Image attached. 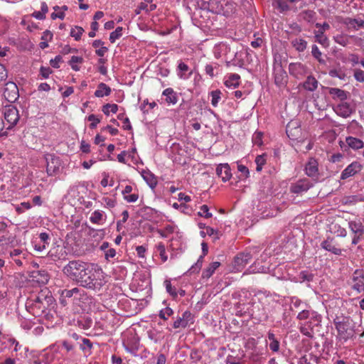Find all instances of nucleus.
<instances>
[{"mask_svg":"<svg viewBox=\"0 0 364 364\" xmlns=\"http://www.w3.org/2000/svg\"><path fill=\"white\" fill-rule=\"evenodd\" d=\"M287 73L282 68L276 70L274 75V82L279 87H283L287 83Z\"/></svg>","mask_w":364,"mask_h":364,"instance_id":"obj_28","label":"nucleus"},{"mask_svg":"<svg viewBox=\"0 0 364 364\" xmlns=\"http://www.w3.org/2000/svg\"><path fill=\"white\" fill-rule=\"evenodd\" d=\"M162 95L165 97V102L168 105H175L178 101L176 93L172 88H166L162 92Z\"/></svg>","mask_w":364,"mask_h":364,"instance_id":"obj_27","label":"nucleus"},{"mask_svg":"<svg viewBox=\"0 0 364 364\" xmlns=\"http://www.w3.org/2000/svg\"><path fill=\"white\" fill-rule=\"evenodd\" d=\"M305 173L315 181H317L319 177L318 163L314 158H310L305 164Z\"/></svg>","mask_w":364,"mask_h":364,"instance_id":"obj_10","label":"nucleus"},{"mask_svg":"<svg viewBox=\"0 0 364 364\" xmlns=\"http://www.w3.org/2000/svg\"><path fill=\"white\" fill-rule=\"evenodd\" d=\"M318 85V80L314 77L309 75L303 83V87L305 90L313 92L317 89Z\"/></svg>","mask_w":364,"mask_h":364,"instance_id":"obj_32","label":"nucleus"},{"mask_svg":"<svg viewBox=\"0 0 364 364\" xmlns=\"http://www.w3.org/2000/svg\"><path fill=\"white\" fill-rule=\"evenodd\" d=\"M316 41L323 46L328 47L329 45L328 38L324 35L323 31H317L315 32Z\"/></svg>","mask_w":364,"mask_h":364,"instance_id":"obj_37","label":"nucleus"},{"mask_svg":"<svg viewBox=\"0 0 364 364\" xmlns=\"http://www.w3.org/2000/svg\"><path fill=\"white\" fill-rule=\"evenodd\" d=\"M334 230V232L337 234L338 236L341 237H345L347 235V231L345 228L341 227L339 225L335 224L333 227Z\"/></svg>","mask_w":364,"mask_h":364,"instance_id":"obj_60","label":"nucleus"},{"mask_svg":"<svg viewBox=\"0 0 364 364\" xmlns=\"http://www.w3.org/2000/svg\"><path fill=\"white\" fill-rule=\"evenodd\" d=\"M153 0H144L139 4V10H143L146 13H149L156 9V5L152 4Z\"/></svg>","mask_w":364,"mask_h":364,"instance_id":"obj_39","label":"nucleus"},{"mask_svg":"<svg viewBox=\"0 0 364 364\" xmlns=\"http://www.w3.org/2000/svg\"><path fill=\"white\" fill-rule=\"evenodd\" d=\"M26 253L20 249H14L9 252V257L18 265L21 266L23 262L21 259L26 258Z\"/></svg>","mask_w":364,"mask_h":364,"instance_id":"obj_24","label":"nucleus"},{"mask_svg":"<svg viewBox=\"0 0 364 364\" xmlns=\"http://www.w3.org/2000/svg\"><path fill=\"white\" fill-rule=\"evenodd\" d=\"M203 259V255L200 256V257L198 258L197 262L191 266V267L189 269L188 271L191 273L198 272L202 267Z\"/></svg>","mask_w":364,"mask_h":364,"instance_id":"obj_57","label":"nucleus"},{"mask_svg":"<svg viewBox=\"0 0 364 364\" xmlns=\"http://www.w3.org/2000/svg\"><path fill=\"white\" fill-rule=\"evenodd\" d=\"M335 112L339 116L348 117L351 114L353 109L348 103L343 101L336 107Z\"/></svg>","mask_w":364,"mask_h":364,"instance_id":"obj_23","label":"nucleus"},{"mask_svg":"<svg viewBox=\"0 0 364 364\" xmlns=\"http://www.w3.org/2000/svg\"><path fill=\"white\" fill-rule=\"evenodd\" d=\"M46 161V173L49 176H56L60 172L62 167L61 160L59 156L52 154L45 155Z\"/></svg>","mask_w":364,"mask_h":364,"instance_id":"obj_5","label":"nucleus"},{"mask_svg":"<svg viewBox=\"0 0 364 364\" xmlns=\"http://www.w3.org/2000/svg\"><path fill=\"white\" fill-rule=\"evenodd\" d=\"M312 55L321 63H324L325 60L321 58V52L316 45H313L311 48Z\"/></svg>","mask_w":364,"mask_h":364,"instance_id":"obj_52","label":"nucleus"},{"mask_svg":"<svg viewBox=\"0 0 364 364\" xmlns=\"http://www.w3.org/2000/svg\"><path fill=\"white\" fill-rule=\"evenodd\" d=\"M141 176L151 188L154 189L156 186L157 179L151 171H142Z\"/></svg>","mask_w":364,"mask_h":364,"instance_id":"obj_30","label":"nucleus"},{"mask_svg":"<svg viewBox=\"0 0 364 364\" xmlns=\"http://www.w3.org/2000/svg\"><path fill=\"white\" fill-rule=\"evenodd\" d=\"M353 38V36H348L347 34L341 33L334 36L333 40L336 43L343 47H346L350 43V40Z\"/></svg>","mask_w":364,"mask_h":364,"instance_id":"obj_31","label":"nucleus"},{"mask_svg":"<svg viewBox=\"0 0 364 364\" xmlns=\"http://www.w3.org/2000/svg\"><path fill=\"white\" fill-rule=\"evenodd\" d=\"M321 247L336 255H341L342 254L343 250L334 245L333 238L328 237L321 242Z\"/></svg>","mask_w":364,"mask_h":364,"instance_id":"obj_20","label":"nucleus"},{"mask_svg":"<svg viewBox=\"0 0 364 364\" xmlns=\"http://www.w3.org/2000/svg\"><path fill=\"white\" fill-rule=\"evenodd\" d=\"M240 80L238 74H230L225 78L224 84L228 88H236L240 85Z\"/></svg>","mask_w":364,"mask_h":364,"instance_id":"obj_26","label":"nucleus"},{"mask_svg":"<svg viewBox=\"0 0 364 364\" xmlns=\"http://www.w3.org/2000/svg\"><path fill=\"white\" fill-rule=\"evenodd\" d=\"M304 306H306V304L299 298L293 297L291 299V309H293V308L302 309Z\"/></svg>","mask_w":364,"mask_h":364,"instance_id":"obj_58","label":"nucleus"},{"mask_svg":"<svg viewBox=\"0 0 364 364\" xmlns=\"http://www.w3.org/2000/svg\"><path fill=\"white\" fill-rule=\"evenodd\" d=\"M157 251L159 252L160 257L163 262H165L168 259V256L166 253L165 245L162 242H159L156 245Z\"/></svg>","mask_w":364,"mask_h":364,"instance_id":"obj_48","label":"nucleus"},{"mask_svg":"<svg viewBox=\"0 0 364 364\" xmlns=\"http://www.w3.org/2000/svg\"><path fill=\"white\" fill-rule=\"evenodd\" d=\"M313 186V183L311 181L304 178L298 180L296 182L291 184L289 191L291 193L294 194H301L306 192Z\"/></svg>","mask_w":364,"mask_h":364,"instance_id":"obj_9","label":"nucleus"},{"mask_svg":"<svg viewBox=\"0 0 364 364\" xmlns=\"http://www.w3.org/2000/svg\"><path fill=\"white\" fill-rule=\"evenodd\" d=\"M111 93V88L104 82H100L97 89L95 92V96L97 97H103L104 96H108Z\"/></svg>","mask_w":364,"mask_h":364,"instance_id":"obj_33","label":"nucleus"},{"mask_svg":"<svg viewBox=\"0 0 364 364\" xmlns=\"http://www.w3.org/2000/svg\"><path fill=\"white\" fill-rule=\"evenodd\" d=\"M48 255L53 260L60 259L63 257V249L59 246L53 247L49 251Z\"/></svg>","mask_w":364,"mask_h":364,"instance_id":"obj_41","label":"nucleus"},{"mask_svg":"<svg viewBox=\"0 0 364 364\" xmlns=\"http://www.w3.org/2000/svg\"><path fill=\"white\" fill-rule=\"evenodd\" d=\"M314 277V274L307 271H302L299 274V279L300 282H311Z\"/></svg>","mask_w":364,"mask_h":364,"instance_id":"obj_46","label":"nucleus"},{"mask_svg":"<svg viewBox=\"0 0 364 364\" xmlns=\"http://www.w3.org/2000/svg\"><path fill=\"white\" fill-rule=\"evenodd\" d=\"M220 265V263L219 262H211L209 266L203 271L202 277L203 279H209Z\"/></svg>","mask_w":364,"mask_h":364,"instance_id":"obj_34","label":"nucleus"},{"mask_svg":"<svg viewBox=\"0 0 364 364\" xmlns=\"http://www.w3.org/2000/svg\"><path fill=\"white\" fill-rule=\"evenodd\" d=\"M216 173L219 177L222 178V181L224 182L230 180L232 176L230 168L228 164H220L216 168Z\"/></svg>","mask_w":364,"mask_h":364,"instance_id":"obj_21","label":"nucleus"},{"mask_svg":"<svg viewBox=\"0 0 364 364\" xmlns=\"http://www.w3.org/2000/svg\"><path fill=\"white\" fill-rule=\"evenodd\" d=\"M200 216L205 217V218H209L212 217V213H209V208L208 205H203L200 207V210L198 213Z\"/></svg>","mask_w":364,"mask_h":364,"instance_id":"obj_61","label":"nucleus"},{"mask_svg":"<svg viewBox=\"0 0 364 364\" xmlns=\"http://www.w3.org/2000/svg\"><path fill=\"white\" fill-rule=\"evenodd\" d=\"M173 314V311L172 310V309H171L170 307H166L159 311V316L161 319L166 321L168 318V317L172 316Z\"/></svg>","mask_w":364,"mask_h":364,"instance_id":"obj_55","label":"nucleus"},{"mask_svg":"<svg viewBox=\"0 0 364 364\" xmlns=\"http://www.w3.org/2000/svg\"><path fill=\"white\" fill-rule=\"evenodd\" d=\"M335 325L339 336L343 339L348 340L353 336V331L350 326L348 318H343L341 321H335Z\"/></svg>","mask_w":364,"mask_h":364,"instance_id":"obj_7","label":"nucleus"},{"mask_svg":"<svg viewBox=\"0 0 364 364\" xmlns=\"http://www.w3.org/2000/svg\"><path fill=\"white\" fill-rule=\"evenodd\" d=\"M289 73L296 78H300L306 72L305 66L300 63H291L289 65Z\"/></svg>","mask_w":364,"mask_h":364,"instance_id":"obj_19","label":"nucleus"},{"mask_svg":"<svg viewBox=\"0 0 364 364\" xmlns=\"http://www.w3.org/2000/svg\"><path fill=\"white\" fill-rule=\"evenodd\" d=\"M312 325L315 326L314 323H310L309 321L302 324L300 326V332L309 338H312L314 336Z\"/></svg>","mask_w":364,"mask_h":364,"instance_id":"obj_38","label":"nucleus"},{"mask_svg":"<svg viewBox=\"0 0 364 364\" xmlns=\"http://www.w3.org/2000/svg\"><path fill=\"white\" fill-rule=\"evenodd\" d=\"M83 32L84 29L82 27L75 26L70 31V36L73 37L76 41H79Z\"/></svg>","mask_w":364,"mask_h":364,"instance_id":"obj_49","label":"nucleus"},{"mask_svg":"<svg viewBox=\"0 0 364 364\" xmlns=\"http://www.w3.org/2000/svg\"><path fill=\"white\" fill-rule=\"evenodd\" d=\"M194 323V317L189 311L183 313L182 316H178L173 323L174 328H186L188 325Z\"/></svg>","mask_w":364,"mask_h":364,"instance_id":"obj_12","label":"nucleus"},{"mask_svg":"<svg viewBox=\"0 0 364 364\" xmlns=\"http://www.w3.org/2000/svg\"><path fill=\"white\" fill-rule=\"evenodd\" d=\"M286 132L290 139L297 140L301 134V129L299 122L296 121H291L288 123L286 127Z\"/></svg>","mask_w":364,"mask_h":364,"instance_id":"obj_14","label":"nucleus"},{"mask_svg":"<svg viewBox=\"0 0 364 364\" xmlns=\"http://www.w3.org/2000/svg\"><path fill=\"white\" fill-rule=\"evenodd\" d=\"M61 296L65 298H73V302L80 306L88 304L91 300L88 294L83 289L80 287H74L71 289H63L61 291Z\"/></svg>","mask_w":364,"mask_h":364,"instance_id":"obj_4","label":"nucleus"},{"mask_svg":"<svg viewBox=\"0 0 364 364\" xmlns=\"http://www.w3.org/2000/svg\"><path fill=\"white\" fill-rule=\"evenodd\" d=\"M107 216L104 211L95 210L90 217V221L93 224L102 225L106 221Z\"/></svg>","mask_w":364,"mask_h":364,"instance_id":"obj_25","label":"nucleus"},{"mask_svg":"<svg viewBox=\"0 0 364 364\" xmlns=\"http://www.w3.org/2000/svg\"><path fill=\"white\" fill-rule=\"evenodd\" d=\"M31 277L39 284H46L49 280V274L44 269L32 271Z\"/></svg>","mask_w":364,"mask_h":364,"instance_id":"obj_18","label":"nucleus"},{"mask_svg":"<svg viewBox=\"0 0 364 364\" xmlns=\"http://www.w3.org/2000/svg\"><path fill=\"white\" fill-rule=\"evenodd\" d=\"M15 242V237L6 234L0 236V245H13Z\"/></svg>","mask_w":364,"mask_h":364,"instance_id":"obj_43","label":"nucleus"},{"mask_svg":"<svg viewBox=\"0 0 364 364\" xmlns=\"http://www.w3.org/2000/svg\"><path fill=\"white\" fill-rule=\"evenodd\" d=\"M164 286L166 287V291L172 296L173 298L177 296L176 289L174 287H172L171 281L169 279H166L164 281Z\"/></svg>","mask_w":364,"mask_h":364,"instance_id":"obj_54","label":"nucleus"},{"mask_svg":"<svg viewBox=\"0 0 364 364\" xmlns=\"http://www.w3.org/2000/svg\"><path fill=\"white\" fill-rule=\"evenodd\" d=\"M251 259L252 256L249 252L237 255L234 260V269L240 272L249 263Z\"/></svg>","mask_w":364,"mask_h":364,"instance_id":"obj_17","label":"nucleus"},{"mask_svg":"<svg viewBox=\"0 0 364 364\" xmlns=\"http://www.w3.org/2000/svg\"><path fill=\"white\" fill-rule=\"evenodd\" d=\"M362 165L358 161H353L349 164L341 173V179L345 180L353 176L362 169Z\"/></svg>","mask_w":364,"mask_h":364,"instance_id":"obj_16","label":"nucleus"},{"mask_svg":"<svg viewBox=\"0 0 364 364\" xmlns=\"http://www.w3.org/2000/svg\"><path fill=\"white\" fill-rule=\"evenodd\" d=\"M4 97L9 102H16L19 97L18 88L16 83L8 82L4 89Z\"/></svg>","mask_w":364,"mask_h":364,"instance_id":"obj_8","label":"nucleus"},{"mask_svg":"<svg viewBox=\"0 0 364 364\" xmlns=\"http://www.w3.org/2000/svg\"><path fill=\"white\" fill-rule=\"evenodd\" d=\"M348 228L353 234L352 245H357L364 235V225L360 219L348 221Z\"/></svg>","mask_w":364,"mask_h":364,"instance_id":"obj_6","label":"nucleus"},{"mask_svg":"<svg viewBox=\"0 0 364 364\" xmlns=\"http://www.w3.org/2000/svg\"><path fill=\"white\" fill-rule=\"evenodd\" d=\"M89 265L90 264L80 259H74L69 261L63 267L62 272L68 279L80 284V280H82L85 276Z\"/></svg>","mask_w":364,"mask_h":364,"instance_id":"obj_2","label":"nucleus"},{"mask_svg":"<svg viewBox=\"0 0 364 364\" xmlns=\"http://www.w3.org/2000/svg\"><path fill=\"white\" fill-rule=\"evenodd\" d=\"M352 288L358 292L364 290V276L361 270H355L352 276Z\"/></svg>","mask_w":364,"mask_h":364,"instance_id":"obj_15","label":"nucleus"},{"mask_svg":"<svg viewBox=\"0 0 364 364\" xmlns=\"http://www.w3.org/2000/svg\"><path fill=\"white\" fill-rule=\"evenodd\" d=\"M123 346L127 352L134 353L138 350V341H135L133 344H130L128 341L124 342Z\"/></svg>","mask_w":364,"mask_h":364,"instance_id":"obj_56","label":"nucleus"},{"mask_svg":"<svg viewBox=\"0 0 364 364\" xmlns=\"http://www.w3.org/2000/svg\"><path fill=\"white\" fill-rule=\"evenodd\" d=\"M343 23L355 29H358L364 26V21L362 19L346 18L344 19Z\"/></svg>","mask_w":364,"mask_h":364,"instance_id":"obj_36","label":"nucleus"},{"mask_svg":"<svg viewBox=\"0 0 364 364\" xmlns=\"http://www.w3.org/2000/svg\"><path fill=\"white\" fill-rule=\"evenodd\" d=\"M87 119L91 122V124H90V127L91 129H95L100 122V119L95 114L89 115L87 117Z\"/></svg>","mask_w":364,"mask_h":364,"instance_id":"obj_62","label":"nucleus"},{"mask_svg":"<svg viewBox=\"0 0 364 364\" xmlns=\"http://www.w3.org/2000/svg\"><path fill=\"white\" fill-rule=\"evenodd\" d=\"M31 208V205L28 202H23L20 205L16 207V211L18 214H21L25 210H29Z\"/></svg>","mask_w":364,"mask_h":364,"instance_id":"obj_59","label":"nucleus"},{"mask_svg":"<svg viewBox=\"0 0 364 364\" xmlns=\"http://www.w3.org/2000/svg\"><path fill=\"white\" fill-rule=\"evenodd\" d=\"M193 72L185 63L180 61L177 67V75L180 79L188 80L192 75Z\"/></svg>","mask_w":364,"mask_h":364,"instance_id":"obj_22","label":"nucleus"},{"mask_svg":"<svg viewBox=\"0 0 364 364\" xmlns=\"http://www.w3.org/2000/svg\"><path fill=\"white\" fill-rule=\"evenodd\" d=\"M346 142L350 148L354 150L360 149L364 147V141L353 136L346 137Z\"/></svg>","mask_w":364,"mask_h":364,"instance_id":"obj_29","label":"nucleus"},{"mask_svg":"<svg viewBox=\"0 0 364 364\" xmlns=\"http://www.w3.org/2000/svg\"><path fill=\"white\" fill-rule=\"evenodd\" d=\"M255 163L257 165L256 171H260L262 169V166L266 164V155H259L255 159Z\"/></svg>","mask_w":364,"mask_h":364,"instance_id":"obj_51","label":"nucleus"},{"mask_svg":"<svg viewBox=\"0 0 364 364\" xmlns=\"http://www.w3.org/2000/svg\"><path fill=\"white\" fill-rule=\"evenodd\" d=\"M222 92L220 90H213L210 92L211 97V105L216 107L221 100Z\"/></svg>","mask_w":364,"mask_h":364,"instance_id":"obj_42","label":"nucleus"},{"mask_svg":"<svg viewBox=\"0 0 364 364\" xmlns=\"http://www.w3.org/2000/svg\"><path fill=\"white\" fill-rule=\"evenodd\" d=\"M291 44L296 50L302 52L306 48L307 42L302 38H295L291 41Z\"/></svg>","mask_w":364,"mask_h":364,"instance_id":"obj_40","label":"nucleus"},{"mask_svg":"<svg viewBox=\"0 0 364 364\" xmlns=\"http://www.w3.org/2000/svg\"><path fill=\"white\" fill-rule=\"evenodd\" d=\"M262 134L261 132H255L252 136V142L254 144L261 146L262 144Z\"/></svg>","mask_w":364,"mask_h":364,"instance_id":"obj_63","label":"nucleus"},{"mask_svg":"<svg viewBox=\"0 0 364 364\" xmlns=\"http://www.w3.org/2000/svg\"><path fill=\"white\" fill-rule=\"evenodd\" d=\"M83 58L82 57L79 56H72L70 61L69 65L71 66L72 69L75 71H79L80 67L77 65V64H81L83 63Z\"/></svg>","mask_w":364,"mask_h":364,"instance_id":"obj_44","label":"nucleus"},{"mask_svg":"<svg viewBox=\"0 0 364 364\" xmlns=\"http://www.w3.org/2000/svg\"><path fill=\"white\" fill-rule=\"evenodd\" d=\"M107 275L102 269L95 264H90L80 286L94 291H100L107 282Z\"/></svg>","mask_w":364,"mask_h":364,"instance_id":"obj_1","label":"nucleus"},{"mask_svg":"<svg viewBox=\"0 0 364 364\" xmlns=\"http://www.w3.org/2000/svg\"><path fill=\"white\" fill-rule=\"evenodd\" d=\"M296 318L299 320L309 319V323L314 325H318L321 319V316L317 312L306 309H302Z\"/></svg>","mask_w":364,"mask_h":364,"instance_id":"obj_11","label":"nucleus"},{"mask_svg":"<svg viewBox=\"0 0 364 364\" xmlns=\"http://www.w3.org/2000/svg\"><path fill=\"white\" fill-rule=\"evenodd\" d=\"M117 110L118 105L116 104H106L102 107V112L106 115H109L111 112L114 114Z\"/></svg>","mask_w":364,"mask_h":364,"instance_id":"obj_47","label":"nucleus"},{"mask_svg":"<svg viewBox=\"0 0 364 364\" xmlns=\"http://www.w3.org/2000/svg\"><path fill=\"white\" fill-rule=\"evenodd\" d=\"M87 235L91 237L102 239L104 236V230L89 228Z\"/></svg>","mask_w":364,"mask_h":364,"instance_id":"obj_50","label":"nucleus"},{"mask_svg":"<svg viewBox=\"0 0 364 364\" xmlns=\"http://www.w3.org/2000/svg\"><path fill=\"white\" fill-rule=\"evenodd\" d=\"M354 77L359 82H364V71L357 70L354 73Z\"/></svg>","mask_w":364,"mask_h":364,"instance_id":"obj_64","label":"nucleus"},{"mask_svg":"<svg viewBox=\"0 0 364 364\" xmlns=\"http://www.w3.org/2000/svg\"><path fill=\"white\" fill-rule=\"evenodd\" d=\"M4 114L5 120L9 124V128H11L16 124L19 119L18 111L14 106L6 107Z\"/></svg>","mask_w":364,"mask_h":364,"instance_id":"obj_13","label":"nucleus"},{"mask_svg":"<svg viewBox=\"0 0 364 364\" xmlns=\"http://www.w3.org/2000/svg\"><path fill=\"white\" fill-rule=\"evenodd\" d=\"M53 297L47 290H42L38 294L33 295L29 298L26 304V308L37 309L35 314L41 313L47 309L53 303Z\"/></svg>","mask_w":364,"mask_h":364,"instance_id":"obj_3","label":"nucleus"},{"mask_svg":"<svg viewBox=\"0 0 364 364\" xmlns=\"http://www.w3.org/2000/svg\"><path fill=\"white\" fill-rule=\"evenodd\" d=\"M122 36V28L117 27L109 35V41L111 43H114L116 40L119 39Z\"/></svg>","mask_w":364,"mask_h":364,"instance_id":"obj_53","label":"nucleus"},{"mask_svg":"<svg viewBox=\"0 0 364 364\" xmlns=\"http://www.w3.org/2000/svg\"><path fill=\"white\" fill-rule=\"evenodd\" d=\"M80 348L85 353L90 354L92 343L88 338H82V343L80 344Z\"/></svg>","mask_w":364,"mask_h":364,"instance_id":"obj_45","label":"nucleus"},{"mask_svg":"<svg viewBox=\"0 0 364 364\" xmlns=\"http://www.w3.org/2000/svg\"><path fill=\"white\" fill-rule=\"evenodd\" d=\"M329 93L333 96V98L338 99L341 102L347 99V92L336 87L331 88Z\"/></svg>","mask_w":364,"mask_h":364,"instance_id":"obj_35","label":"nucleus"}]
</instances>
